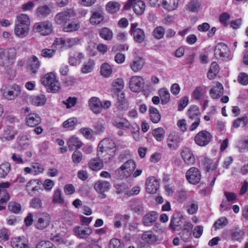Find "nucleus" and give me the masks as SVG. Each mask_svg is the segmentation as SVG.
Returning <instances> with one entry per match:
<instances>
[{
    "mask_svg": "<svg viewBox=\"0 0 248 248\" xmlns=\"http://www.w3.org/2000/svg\"><path fill=\"white\" fill-rule=\"evenodd\" d=\"M115 143L111 139H105L98 145L97 156L104 159L105 163H108L115 155Z\"/></svg>",
    "mask_w": 248,
    "mask_h": 248,
    "instance_id": "1",
    "label": "nucleus"
},
{
    "mask_svg": "<svg viewBox=\"0 0 248 248\" xmlns=\"http://www.w3.org/2000/svg\"><path fill=\"white\" fill-rule=\"evenodd\" d=\"M42 83L47 86L48 92L56 93L60 89V84L53 73L46 74L41 78Z\"/></svg>",
    "mask_w": 248,
    "mask_h": 248,
    "instance_id": "2",
    "label": "nucleus"
},
{
    "mask_svg": "<svg viewBox=\"0 0 248 248\" xmlns=\"http://www.w3.org/2000/svg\"><path fill=\"white\" fill-rule=\"evenodd\" d=\"M136 167L135 162L133 160L130 159L117 169L115 173L121 178H126L132 174Z\"/></svg>",
    "mask_w": 248,
    "mask_h": 248,
    "instance_id": "3",
    "label": "nucleus"
},
{
    "mask_svg": "<svg viewBox=\"0 0 248 248\" xmlns=\"http://www.w3.org/2000/svg\"><path fill=\"white\" fill-rule=\"evenodd\" d=\"M215 56L217 59L223 61H229L232 58L228 47L223 43L217 45L215 49Z\"/></svg>",
    "mask_w": 248,
    "mask_h": 248,
    "instance_id": "4",
    "label": "nucleus"
},
{
    "mask_svg": "<svg viewBox=\"0 0 248 248\" xmlns=\"http://www.w3.org/2000/svg\"><path fill=\"white\" fill-rule=\"evenodd\" d=\"M33 30L42 35H48L53 31L52 24L48 20L36 23L33 27Z\"/></svg>",
    "mask_w": 248,
    "mask_h": 248,
    "instance_id": "5",
    "label": "nucleus"
},
{
    "mask_svg": "<svg viewBox=\"0 0 248 248\" xmlns=\"http://www.w3.org/2000/svg\"><path fill=\"white\" fill-rule=\"evenodd\" d=\"M182 140L183 139L179 133L172 132L167 138V145L170 150H175L179 147Z\"/></svg>",
    "mask_w": 248,
    "mask_h": 248,
    "instance_id": "6",
    "label": "nucleus"
},
{
    "mask_svg": "<svg viewBox=\"0 0 248 248\" xmlns=\"http://www.w3.org/2000/svg\"><path fill=\"white\" fill-rule=\"evenodd\" d=\"M144 79L140 76H132L129 80V87L130 90L134 93H139L144 86Z\"/></svg>",
    "mask_w": 248,
    "mask_h": 248,
    "instance_id": "7",
    "label": "nucleus"
},
{
    "mask_svg": "<svg viewBox=\"0 0 248 248\" xmlns=\"http://www.w3.org/2000/svg\"><path fill=\"white\" fill-rule=\"evenodd\" d=\"M212 136L211 134L206 130L199 132L194 137L195 143L199 146H205L211 141Z\"/></svg>",
    "mask_w": 248,
    "mask_h": 248,
    "instance_id": "8",
    "label": "nucleus"
},
{
    "mask_svg": "<svg viewBox=\"0 0 248 248\" xmlns=\"http://www.w3.org/2000/svg\"><path fill=\"white\" fill-rule=\"evenodd\" d=\"M51 220V217L46 212L42 213L36 217L35 226L39 230H44L49 225Z\"/></svg>",
    "mask_w": 248,
    "mask_h": 248,
    "instance_id": "9",
    "label": "nucleus"
},
{
    "mask_svg": "<svg viewBox=\"0 0 248 248\" xmlns=\"http://www.w3.org/2000/svg\"><path fill=\"white\" fill-rule=\"evenodd\" d=\"M76 16V14L72 9H68L58 13L55 17V21L58 25L65 24L70 21L72 17Z\"/></svg>",
    "mask_w": 248,
    "mask_h": 248,
    "instance_id": "10",
    "label": "nucleus"
},
{
    "mask_svg": "<svg viewBox=\"0 0 248 248\" xmlns=\"http://www.w3.org/2000/svg\"><path fill=\"white\" fill-rule=\"evenodd\" d=\"M186 178L190 183L194 185L196 184L201 180V172L197 168L191 167L186 171Z\"/></svg>",
    "mask_w": 248,
    "mask_h": 248,
    "instance_id": "11",
    "label": "nucleus"
},
{
    "mask_svg": "<svg viewBox=\"0 0 248 248\" xmlns=\"http://www.w3.org/2000/svg\"><path fill=\"white\" fill-rule=\"evenodd\" d=\"M130 31L136 42L142 43L144 42L145 38L144 32L142 30L138 28L137 23H133L131 24Z\"/></svg>",
    "mask_w": 248,
    "mask_h": 248,
    "instance_id": "12",
    "label": "nucleus"
},
{
    "mask_svg": "<svg viewBox=\"0 0 248 248\" xmlns=\"http://www.w3.org/2000/svg\"><path fill=\"white\" fill-rule=\"evenodd\" d=\"M146 190L149 194L155 193L159 189L158 181L153 176L148 177L146 180Z\"/></svg>",
    "mask_w": 248,
    "mask_h": 248,
    "instance_id": "13",
    "label": "nucleus"
},
{
    "mask_svg": "<svg viewBox=\"0 0 248 248\" xmlns=\"http://www.w3.org/2000/svg\"><path fill=\"white\" fill-rule=\"evenodd\" d=\"M110 186V183L105 180H98L94 184V189L96 191L101 194L102 198H106L105 192L108 191Z\"/></svg>",
    "mask_w": 248,
    "mask_h": 248,
    "instance_id": "14",
    "label": "nucleus"
},
{
    "mask_svg": "<svg viewBox=\"0 0 248 248\" xmlns=\"http://www.w3.org/2000/svg\"><path fill=\"white\" fill-rule=\"evenodd\" d=\"M183 219V216L180 213H176L174 214L171 218L169 228L174 232L178 230L182 223Z\"/></svg>",
    "mask_w": 248,
    "mask_h": 248,
    "instance_id": "15",
    "label": "nucleus"
},
{
    "mask_svg": "<svg viewBox=\"0 0 248 248\" xmlns=\"http://www.w3.org/2000/svg\"><path fill=\"white\" fill-rule=\"evenodd\" d=\"M1 92L3 96L9 100L14 99L20 94V91L16 89L15 88L9 89L6 87H3L1 88Z\"/></svg>",
    "mask_w": 248,
    "mask_h": 248,
    "instance_id": "16",
    "label": "nucleus"
},
{
    "mask_svg": "<svg viewBox=\"0 0 248 248\" xmlns=\"http://www.w3.org/2000/svg\"><path fill=\"white\" fill-rule=\"evenodd\" d=\"M181 155L184 161L188 165H192L195 163V157L189 148H184L181 152Z\"/></svg>",
    "mask_w": 248,
    "mask_h": 248,
    "instance_id": "17",
    "label": "nucleus"
},
{
    "mask_svg": "<svg viewBox=\"0 0 248 248\" xmlns=\"http://www.w3.org/2000/svg\"><path fill=\"white\" fill-rule=\"evenodd\" d=\"M92 16L90 18L91 24L95 25L100 24L104 20V13L103 9L100 8L98 11H92Z\"/></svg>",
    "mask_w": 248,
    "mask_h": 248,
    "instance_id": "18",
    "label": "nucleus"
},
{
    "mask_svg": "<svg viewBox=\"0 0 248 248\" xmlns=\"http://www.w3.org/2000/svg\"><path fill=\"white\" fill-rule=\"evenodd\" d=\"M68 146L69 150L75 151L72 155L73 161L78 162V154L76 151L78 149V138L76 136L71 137L68 141Z\"/></svg>",
    "mask_w": 248,
    "mask_h": 248,
    "instance_id": "19",
    "label": "nucleus"
},
{
    "mask_svg": "<svg viewBox=\"0 0 248 248\" xmlns=\"http://www.w3.org/2000/svg\"><path fill=\"white\" fill-rule=\"evenodd\" d=\"M89 107L93 112L95 114L101 113V100L97 97H91L88 101Z\"/></svg>",
    "mask_w": 248,
    "mask_h": 248,
    "instance_id": "20",
    "label": "nucleus"
},
{
    "mask_svg": "<svg viewBox=\"0 0 248 248\" xmlns=\"http://www.w3.org/2000/svg\"><path fill=\"white\" fill-rule=\"evenodd\" d=\"M158 215L155 211H151L146 214L143 217L142 222L146 226H152L156 220Z\"/></svg>",
    "mask_w": 248,
    "mask_h": 248,
    "instance_id": "21",
    "label": "nucleus"
},
{
    "mask_svg": "<svg viewBox=\"0 0 248 248\" xmlns=\"http://www.w3.org/2000/svg\"><path fill=\"white\" fill-rule=\"evenodd\" d=\"M144 60L141 57H136L130 63L131 69L135 73L141 70L144 65Z\"/></svg>",
    "mask_w": 248,
    "mask_h": 248,
    "instance_id": "22",
    "label": "nucleus"
},
{
    "mask_svg": "<svg viewBox=\"0 0 248 248\" xmlns=\"http://www.w3.org/2000/svg\"><path fill=\"white\" fill-rule=\"evenodd\" d=\"M130 217L129 215L124 214H117L115 216L113 223L114 226L116 228H121L123 224H126L129 219Z\"/></svg>",
    "mask_w": 248,
    "mask_h": 248,
    "instance_id": "23",
    "label": "nucleus"
},
{
    "mask_svg": "<svg viewBox=\"0 0 248 248\" xmlns=\"http://www.w3.org/2000/svg\"><path fill=\"white\" fill-rule=\"evenodd\" d=\"M215 86L212 88L210 91V94L213 99L219 98L223 93V87L219 82L215 83Z\"/></svg>",
    "mask_w": 248,
    "mask_h": 248,
    "instance_id": "24",
    "label": "nucleus"
},
{
    "mask_svg": "<svg viewBox=\"0 0 248 248\" xmlns=\"http://www.w3.org/2000/svg\"><path fill=\"white\" fill-rule=\"evenodd\" d=\"M112 124L117 128L125 130L130 127L129 122L125 119L116 118L113 119Z\"/></svg>",
    "mask_w": 248,
    "mask_h": 248,
    "instance_id": "25",
    "label": "nucleus"
},
{
    "mask_svg": "<svg viewBox=\"0 0 248 248\" xmlns=\"http://www.w3.org/2000/svg\"><path fill=\"white\" fill-rule=\"evenodd\" d=\"M179 3V0H163L161 5L165 10L172 11L178 8Z\"/></svg>",
    "mask_w": 248,
    "mask_h": 248,
    "instance_id": "26",
    "label": "nucleus"
},
{
    "mask_svg": "<svg viewBox=\"0 0 248 248\" xmlns=\"http://www.w3.org/2000/svg\"><path fill=\"white\" fill-rule=\"evenodd\" d=\"M40 123V117L35 113L29 114L26 117V123L29 126L34 127Z\"/></svg>",
    "mask_w": 248,
    "mask_h": 248,
    "instance_id": "27",
    "label": "nucleus"
},
{
    "mask_svg": "<svg viewBox=\"0 0 248 248\" xmlns=\"http://www.w3.org/2000/svg\"><path fill=\"white\" fill-rule=\"evenodd\" d=\"M30 19L28 15L21 14L16 17L15 25L17 26L30 27Z\"/></svg>",
    "mask_w": 248,
    "mask_h": 248,
    "instance_id": "28",
    "label": "nucleus"
},
{
    "mask_svg": "<svg viewBox=\"0 0 248 248\" xmlns=\"http://www.w3.org/2000/svg\"><path fill=\"white\" fill-rule=\"evenodd\" d=\"M118 108L121 111H125L128 109V105L125 98L124 93H119L117 96Z\"/></svg>",
    "mask_w": 248,
    "mask_h": 248,
    "instance_id": "29",
    "label": "nucleus"
},
{
    "mask_svg": "<svg viewBox=\"0 0 248 248\" xmlns=\"http://www.w3.org/2000/svg\"><path fill=\"white\" fill-rule=\"evenodd\" d=\"M103 159L101 157L97 156L90 160L89 163V167L93 170L97 171L101 170L103 166Z\"/></svg>",
    "mask_w": 248,
    "mask_h": 248,
    "instance_id": "30",
    "label": "nucleus"
},
{
    "mask_svg": "<svg viewBox=\"0 0 248 248\" xmlns=\"http://www.w3.org/2000/svg\"><path fill=\"white\" fill-rule=\"evenodd\" d=\"M146 8L145 3L141 0H137L134 2L133 11L137 15H142Z\"/></svg>",
    "mask_w": 248,
    "mask_h": 248,
    "instance_id": "31",
    "label": "nucleus"
},
{
    "mask_svg": "<svg viewBox=\"0 0 248 248\" xmlns=\"http://www.w3.org/2000/svg\"><path fill=\"white\" fill-rule=\"evenodd\" d=\"M142 239L147 243H155L157 240V237L151 231L144 232L141 236Z\"/></svg>",
    "mask_w": 248,
    "mask_h": 248,
    "instance_id": "32",
    "label": "nucleus"
},
{
    "mask_svg": "<svg viewBox=\"0 0 248 248\" xmlns=\"http://www.w3.org/2000/svg\"><path fill=\"white\" fill-rule=\"evenodd\" d=\"M28 64L30 70L33 73L37 72L40 65L38 58L35 56H32L29 59Z\"/></svg>",
    "mask_w": 248,
    "mask_h": 248,
    "instance_id": "33",
    "label": "nucleus"
},
{
    "mask_svg": "<svg viewBox=\"0 0 248 248\" xmlns=\"http://www.w3.org/2000/svg\"><path fill=\"white\" fill-rule=\"evenodd\" d=\"M11 246L13 248H27L26 240L25 238L18 237L13 239Z\"/></svg>",
    "mask_w": 248,
    "mask_h": 248,
    "instance_id": "34",
    "label": "nucleus"
},
{
    "mask_svg": "<svg viewBox=\"0 0 248 248\" xmlns=\"http://www.w3.org/2000/svg\"><path fill=\"white\" fill-rule=\"evenodd\" d=\"M51 13V9L46 5L39 7L36 12L37 16L40 18H45L50 15Z\"/></svg>",
    "mask_w": 248,
    "mask_h": 248,
    "instance_id": "35",
    "label": "nucleus"
},
{
    "mask_svg": "<svg viewBox=\"0 0 248 248\" xmlns=\"http://www.w3.org/2000/svg\"><path fill=\"white\" fill-rule=\"evenodd\" d=\"M30 31V27L17 26L15 25V33L18 37L23 38L26 36Z\"/></svg>",
    "mask_w": 248,
    "mask_h": 248,
    "instance_id": "36",
    "label": "nucleus"
},
{
    "mask_svg": "<svg viewBox=\"0 0 248 248\" xmlns=\"http://www.w3.org/2000/svg\"><path fill=\"white\" fill-rule=\"evenodd\" d=\"M120 8V4L116 1H109L106 6V11L110 14H114L118 12Z\"/></svg>",
    "mask_w": 248,
    "mask_h": 248,
    "instance_id": "37",
    "label": "nucleus"
},
{
    "mask_svg": "<svg viewBox=\"0 0 248 248\" xmlns=\"http://www.w3.org/2000/svg\"><path fill=\"white\" fill-rule=\"evenodd\" d=\"M112 73V69L108 63H104L100 68V74L104 78L109 77Z\"/></svg>",
    "mask_w": 248,
    "mask_h": 248,
    "instance_id": "38",
    "label": "nucleus"
},
{
    "mask_svg": "<svg viewBox=\"0 0 248 248\" xmlns=\"http://www.w3.org/2000/svg\"><path fill=\"white\" fill-rule=\"evenodd\" d=\"M158 93L162 104H166L169 102L170 99V94L167 89L165 88H161L159 90Z\"/></svg>",
    "mask_w": 248,
    "mask_h": 248,
    "instance_id": "39",
    "label": "nucleus"
},
{
    "mask_svg": "<svg viewBox=\"0 0 248 248\" xmlns=\"http://www.w3.org/2000/svg\"><path fill=\"white\" fill-rule=\"evenodd\" d=\"M75 17V18H73V21H71L68 24L64 26L63 31L64 32H70L76 31L78 30V20L76 16Z\"/></svg>",
    "mask_w": 248,
    "mask_h": 248,
    "instance_id": "40",
    "label": "nucleus"
},
{
    "mask_svg": "<svg viewBox=\"0 0 248 248\" xmlns=\"http://www.w3.org/2000/svg\"><path fill=\"white\" fill-rule=\"evenodd\" d=\"M203 165L207 171H211L214 170L217 168V161L206 157L204 159Z\"/></svg>",
    "mask_w": 248,
    "mask_h": 248,
    "instance_id": "41",
    "label": "nucleus"
},
{
    "mask_svg": "<svg viewBox=\"0 0 248 248\" xmlns=\"http://www.w3.org/2000/svg\"><path fill=\"white\" fill-rule=\"evenodd\" d=\"M219 66L216 62L212 63L209 70L207 77L209 79H214L219 72Z\"/></svg>",
    "mask_w": 248,
    "mask_h": 248,
    "instance_id": "42",
    "label": "nucleus"
},
{
    "mask_svg": "<svg viewBox=\"0 0 248 248\" xmlns=\"http://www.w3.org/2000/svg\"><path fill=\"white\" fill-rule=\"evenodd\" d=\"M100 36L105 40H110L113 37V32L108 28L104 27L99 32Z\"/></svg>",
    "mask_w": 248,
    "mask_h": 248,
    "instance_id": "43",
    "label": "nucleus"
},
{
    "mask_svg": "<svg viewBox=\"0 0 248 248\" xmlns=\"http://www.w3.org/2000/svg\"><path fill=\"white\" fill-rule=\"evenodd\" d=\"M150 119L153 123L157 124L160 121L161 115L158 110L155 108L151 107L149 109Z\"/></svg>",
    "mask_w": 248,
    "mask_h": 248,
    "instance_id": "44",
    "label": "nucleus"
},
{
    "mask_svg": "<svg viewBox=\"0 0 248 248\" xmlns=\"http://www.w3.org/2000/svg\"><path fill=\"white\" fill-rule=\"evenodd\" d=\"M165 134V131L162 127L155 128L152 132L154 137L158 141H161L164 140Z\"/></svg>",
    "mask_w": 248,
    "mask_h": 248,
    "instance_id": "45",
    "label": "nucleus"
},
{
    "mask_svg": "<svg viewBox=\"0 0 248 248\" xmlns=\"http://www.w3.org/2000/svg\"><path fill=\"white\" fill-rule=\"evenodd\" d=\"M94 62L93 60H89L84 63L81 68V72L83 74L91 73L94 68Z\"/></svg>",
    "mask_w": 248,
    "mask_h": 248,
    "instance_id": "46",
    "label": "nucleus"
},
{
    "mask_svg": "<svg viewBox=\"0 0 248 248\" xmlns=\"http://www.w3.org/2000/svg\"><path fill=\"white\" fill-rule=\"evenodd\" d=\"M188 115L190 119L194 120L197 118H200L201 113L198 108L196 106H193L189 108Z\"/></svg>",
    "mask_w": 248,
    "mask_h": 248,
    "instance_id": "47",
    "label": "nucleus"
},
{
    "mask_svg": "<svg viewBox=\"0 0 248 248\" xmlns=\"http://www.w3.org/2000/svg\"><path fill=\"white\" fill-rule=\"evenodd\" d=\"M53 202L62 204L64 202V199L62 196V191L58 189L54 191L53 196Z\"/></svg>",
    "mask_w": 248,
    "mask_h": 248,
    "instance_id": "48",
    "label": "nucleus"
},
{
    "mask_svg": "<svg viewBox=\"0 0 248 248\" xmlns=\"http://www.w3.org/2000/svg\"><path fill=\"white\" fill-rule=\"evenodd\" d=\"M248 123V119L247 116L239 118L235 120L232 123V126L234 128H238L240 126H245Z\"/></svg>",
    "mask_w": 248,
    "mask_h": 248,
    "instance_id": "49",
    "label": "nucleus"
},
{
    "mask_svg": "<svg viewBox=\"0 0 248 248\" xmlns=\"http://www.w3.org/2000/svg\"><path fill=\"white\" fill-rule=\"evenodd\" d=\"M46 101V98L44 94H40L34 96L32 99V103L34 105L40 106L44 105Z\"/></svg>",
    "mask_w": 248,
    "mask_h": 248,
    "instance_id": "50",
    "label": "nucleus"
},
{
    "mask_svg": "<svg viewBox=\"0 0 248 248\" xmlns=\"http://www.w3.org/2000/svg\"><path fill=\"white\" fill-rule=\"evenodd\" d=\"M11 169L10 164L8 162L4 163L0 165V178H5Z\"/></svg>",
    "mask_w": 248,
    "mask_h": 248,
    "instance_id": "51",
    "label": "nucleus"
},
{
    "mask_svg": "<svg viewBox=\"0 0 248 248\" xmlns=\"http://www.w3.org/2000/svg\"><path fill=\"white\" fill-rule=\"evenodd\" d=\"M77 123L78 120L76 118H71L63 122V127L71 130L74 128Z\"/></svg>",
    "mask_w": 248,
    "mask_h": 248,
    "instance_id": "52",
    "label": "nucleus"
},
{
    "mask_svg": "<svg viewBox=\"0 0 248 248\" xmlns=\"http://www.w3.org/2000/svg\"><path fill=\"white\" fill-rule=\"evenodd\" d=\"M92 233V229L89 227L79 229L78 227V237L81 238H85Z\"/></svg>",
    "mask_w": 248,
    "mask_h": 248,
    "instance_id": "53",
    "label": "nucleus"
},
{
    "mask_svg": "<svg viewBox=\"0 0 248 248\" xmlns=\"http://www.w3.org/2000/svg\"><path fill=\"white\" fill-rule=\"evenodd\" d=\"M165 29L161 26L156 27L153 31V34L154 37L156 39L162 38L164 35Z\"/></svg>",
    "mask_w": 248,
    "mask_h": 248,
    "instance_id": "54",
    "label": "nucleus"
},
{
    "mask_svg": "<svg viewBox=\"0 0 248 248\" xmlns=\"http://www.w3.org/2000/svg\"><path fill=\"white\" fill-rule=\"evenodd\" d=\"M201 6V3L198 0H192L187 5V9L192 12L198 11Z\"/></svg>",
    "mask_w": 248,
    "mask_h": 248,
    "instance_id": "55",
    "label": "nucleus"
},
{
    "mask_svg": "<svg viewBox=\"0 0 248 248\" xmlns=\"http://www.w3.org/2000/svg\"><path fill=\"white\" fill-rule=\"evenodd\" d=\"M228 224V220L225 217H222L217 219L214 223L216 229H220Z\"/></svg>",
    "mask_w": 248,
    "mask_h": 248,
    "instance_id": "56",
    "label": "nucleus"
},
{
    "mask_svg": "<svg viewBox=\"0 0 248 248\" xmlns=\"http://www.w3.org/2000/svg\"><path fill=\"white\" fill-rule=\"evenodd\" d=\"M116 189L117 193L124 194V196H126V193L128 191V186L126 184L123 183L117 184L116 186Z\"/></svg>",
    "mask_w": 248,
    "mask_h": 248,
    "instance_id": "57",
    "label": "nucleus"
},
{
    "mask_svg": "<svg viewBox=\"0 0 248 248\" xmlns=\"http://www.w3.org/2000/svg\"><path fill=\"white\" fill-rule=\"evenodd\" d=\"M114 89L117 91H121L124 88V82L122 78H117L114 80L112 84Z\"/></svg>",
    "mask_w": 248,
    "mask_h": 248,
    "instance_id": "58",
    "label": "nucleus"
},
{
    "mask_svg": "<svg viewBox=\"0 0 248 248\" xmlns=\"http://www.w3.org/2000/svg\"><path fill=\"white\" fill-rule=\"evenodd\" d=\"M10 199V196L7 190L0 189V204L5 203Z\"/></svg>",
    "mask_w": 248,
    "mask_h": 248,
    "instance_id": "59",
    "label": "nucleus"
},
{
    "mask_svg": "<svg viewBox=\"0 0 248 248\" xmlns=\"http://www.w3.org/2000/svg\"><path fill=\"white\" fill-rule=\"evenodd\" d=\"M203 90L201 86L197 87L194 90L192 96L196 100H200L203 95Z\"/></svg>",
    "mask_w": 248,
    "mask_h": 248,
    "instance_id": "60",
    "label": "nucleus"
},
{
    "mask_svg": "<svg viewBox=\"0 0 248 248\" xmlns=\"http://www.w3.org/2000/svg\"><path fill=\"white\" fill-rule=\"evenodd\" d=\"M9 210L14 213H18L21 210V205L15 202H10L8 205Z\"/></svg>",
    "mask_w": 248,
    "mask_h": 248,
    "instance_id": "61",
    "label": "nucleus"
},
{
    "mask_svg": "<svg viewBox=\"0 0 248 248\" xmlns=\"http://www.w3.org/2000/svg\"><path fill=\"white\" fill-rule=\"evenodd\" d=\"M62 103L66 106L67 108H70L76 105L77 98L69 97L65 101H63Z\"/></svg>",
    "mask_w": 248,
    "mask_h": 248,
    "instance_id": "62",
    "label": "nucleus"
},
{
    "mask_svg": "<svg viewBox=\"0 0 248 248\" xmlns=\"http://www.w3.org/2000/svg\"><path fill=\"white\" fill-rule=\"evenodd\" d=\"M238 81L241 84L247 85L248 84V75L245 73H241L238 76Z\"/></svg>",
    "mask_w": 248,
    "mask_h": 248,
    "instance_id": "63",
    "label": "nucleus"
},
{
    "mask_svg": "<svg viewBox=\"0 0 248 248\" xmlns=\"http://www.w3.org/2000/svg\"><path fill=\"white\" fill-rule=\"evenodd\" d=\"M109 248H123V245L119 239L113 238L110 241Z\"/></svg>",
    "mask_w": 248,
    "mask_h": 248,
    "instance_id": "64",
    "label": "nucleus"
}]
</instances>
